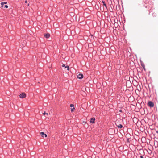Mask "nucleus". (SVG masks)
Segmentation results:
<instances>
[{
	"mask_svg": "<svg viewBox=\"0 0 158 158\" xmlns=\"http://www.w3.org/2000/svg\"><path fill=\"white\" fill-rule=\"evenodd\" d=\"M25 44V42H23L22 43V45H23V46H24Z\"/></svg>",
	"mask_w": 158,
	"mask_h": 158,
	"instance_id": "nucleus-14",
	"label": "nucleus"
},
{
	"mask_svg": "<svg viewBox=\"0 0 158 158\" xmlns=\"http://www.w3.org/2000/svg\"><path fill=\"white\" fill-rule=\"evenodd\" d=\"M26 96V94L24 93H22L19 95L20 97L22 98H25Z\"/></svg>",
	"mask_w": 158,
	"mask_h": 158,
	"instance_id": "nucleus-2",
	"label": "nucleus"
},
{
	"mask_svg": "<svg viewBox=\"0 0 158 158\" xmlns=\"http://www.w3.org/2000/svg\"><path fill=\"white\" fill-rule=\"evenodd\" d=\"M25 3H27V1H25Z\"/></svg>",
	"mask_w": 158,
	"mask_h": 158,
	"instance_id": "nucleus-18",
	"label": "nucleus"
},
{
	"mask_svg": "<svg viewBox=\"0 0 158 158\" xmlns=\"http://www.w3.org/2000/svg\"><path fill=\"white\" fill-rule=\"evenodd\" d=\"M75 109V108L73 107V108L71 109V112H73V110Z\"/></svg>",
	"mask_w": 158,
	"mask_h": 158,
	"instance_id": "nucleus-11",
	"label": "nucleus"
},
{
	"mask_svg": "<svg viewBox=\"0 0 158 158\" xmlns=\"http://www.w3.org/2000/svg\"><path fill=\"white\" fill-rule=\"evenodd\" d=\"M7 3V2H1V4L2 5V7H3V5L4 4H6Z\"/></svg>",
	"mask_w": 158,
	"mask_h": 158,
	"instance_id": "nucleus-7",
	"label": "nucleus"
},
{
	"mask_svg": "<svg viewBox=\"0 0 158 158\" xmlns=\"http://www.w3.org/2000/svg\"><path fill=\"white\" fill-rule=\"evenodd\" d=\"M62 66H63V67H65V68H67V69L68 71L69 70V66H65V65L63 64V65H62Z\"/></svg>",
	"mask_w": 158,
	"mask_h": 158,
	"instance_id": "nucleus-6",
	"label": "nucleus"
},
{
	"mask_svg": "<svg viewBox=\"0 0 158 158\" xmlns=\"http://www.w3.org/2000/svg\"><path fill=\"white\" fill-rule=\"evenodd\" d=\"M102 2L103 3V5L106 7V5L105 4V2L102 1Z\"/></svg>",
	"mask_w": 158,
	"mask_h": 158,
	"instance_id": "nucleus-9",
	"label": "nucleus"
},
{
	"mask_svg": "<svg viewBox=\"0 0 158 158\" xmlns=\"http://www.w3.org/2000/svg\"><path fill=\"white\" fill-rule=\"evenodd\" d=\"M44 136H45V137H47V135L46 134H44Z\"/></svg>",
	"mask_w": 158,
	"mask_h": 158,
	"instance_id": "nucleus-17",
	"label": "nucleus"
},
{
	"mask_svg": "<svg viewBox=\"0 0 158 158\" xmlns=\"http://www.w3.org/2000/svg\"><path fill=\"white\" fill-rule=\"evenodd\" d=\"M74 106V105L72 104H71L70 105V107H73Z\"/></svg>",
	"mask_w": 158,
	"mask_h": 158,
	"instance_id": "nucleus-12",
	"label": "nucleus"
},
{
	"mask_svg": "<svg viewBox=\"0 0 158 158\" xmlns=\"http://www.w3.org/2000/svg\"><path fill=\"white\" fill-rule=\"evenodd\" d=\"M83 77V75L82 74H79L77 76V78L79 79H81Z\"/></svg>",
	"mask_w": 158,
	"mask_h": 158,
	"instance_id": "nucleus-3",
	"label": "nucleus"
},
{
	"mask_svg": "<svg viewBox=\"0 0 158 158\" xmlns=\"http://www.w3.org/2000/svg\"><path fill=\"white\" fill-rule=\"evenodd\" d=\"M44 36L46 38H48L49 37L50 35L49 34L47 33V34H45L44 35Z\"/></svg>",
	"mask_w": 158,
	"mask_h": 158,
	"instance_id": "nucleus-5",
	"label": "nucleus"
},
{
	"mask_svg": "<svg viewBox=\"0 0 158 158\" xmlns=\"http://www.w3.org/2000/svg\"><path fill=\"white\" fill-rule=\"evenodd\" d=\"M43 114L44 115L46 114L47 115H48V113H46L45 112H44L43 113Z\"/></svg>",
	"mask_w": 158,
	"mask_h": 158,
	"instance_id": "nucleus-10",
	"label": "nucleus"
},
{
	"mask_svg": "<svg viewBox=\"0 0 158 158\" xmlns=\"http://www.w3.org/2000/svg\"><path fill=\"white\" fill-rule=\"evenodd\" d=\"M4 7L5 8H8V6L6 5H4Z\"/></svg>",
	"mask_w": 158,
	"mask_h": 158,
	"instance_id": "nucleus-15",
	"label": "nucleus"
},
{
	"mask_svg": "<svg viewBox=\"0 0 158 158\" xmlns=\"http://www.w3.org/2000/svg\"><path fill=\"white\" fill-rule=\"evenodd\" d=\"M95 119L94 118H92L90 119V122L91 123H94Z\"/></svg>",
	"mask_w": 158,
	"mask_h": 158,
	"instance_id": "nucleus-4",
	"label": "nucleus"
},
{
	"mask_svg": "<svg viewBox=\"0 0 158 158\" xmlns=\"http://www.w3.org/2000/svg\"><path fill=\"white\" fill-rule=\"evenodd\" d=\"M29 4H28V6H29Z\"/></svg>",
	"mask_w": 158,
	"mask_h": 158,
	"instance_id": "nucleus-19",
	"label": "nucleus"
},
{
	"mask_svg": "<svg viewBox=\"0 0 158 158\" xmlns=\"http://www.w3.org/2000/svg\"><path fill=\"white\" fill-rule=\"evenodd\" d=\"M148 105L151 107H152L154 106V104L152 102L149 101L148 103Z\"/></svg>",
	"mask_w": 158,
	"mask_h": 158,
	"instance_id": "nucleus-1",
	"label": "nucleus"
},
{
	"mask_svg": "<svg viewBox=\"0 0 158 158\" xmlns=\"http://www.w3.org/2000/svg\"><path fill=\"white\" fill-rule=\"evenodd\" d=\"M117 127H118L119 128H121L123 127V126L121 124H120L119 125H117Z\"/></svg>",
	"mask_w": 158,
	"mask_h": 158,
	"instance_id": "nucleus-8",
	"label": "nucleus"
},
{
	"mask_svg": "<svg viewBox=\"0 0 158 158\" xmlns=\"http://www.w3.org/2000/svg\"><path fill=\"white\" fill-rule=\"evenodd\" d=\"M40 134L42 135H44V133L43 132H41L40 133Z\"/></svg>",
	"mask_w": 158,
	"mask_h": 158,
	"instance_id": "nucleus-13",
	"label": "nucleus"
},
{
	"mask_svg": "<svg viewBox=\"0 0 158 158\" xmlns=\"http://www.w3.org/2000/svg\"><path fill=\"white\" fill-rule=\"evenodd\" d=\"M140 158H143V157L142 156H140Z\"/></svg>",
	"mask_w": 158,
	"mask_h": 158,
	"instance_id": "nucleus-16",
	"label": "nucleus"
}]
</instances>
